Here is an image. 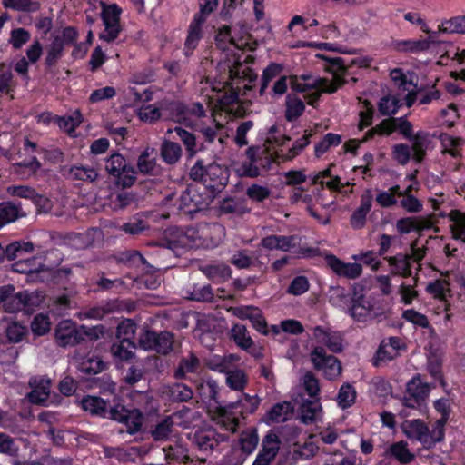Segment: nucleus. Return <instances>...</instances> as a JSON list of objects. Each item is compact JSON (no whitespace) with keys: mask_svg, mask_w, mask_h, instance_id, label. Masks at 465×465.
Returning a JSON list of instances; mask_svg holds the SVG:
<instances>
[{"mask_svg":"<svg viewBox=\"0 0 465 465\" xmlns=\"http://www.w3.org/2000/svg\"><path fill=\"white\" fill-rule=\"evenodd\" d=\"M327 61L326 69L333 74L331 81L323 78H311L304 82L308 85V92L312 91V99L308 104L313 105L321 96L322 93L332 94L345 84L343 75L347 71L345 61L341 57L327 58L324 55H318Z\"/></svg>","mask_w":465,"mask_h":465,"instance_id":"7ed1b4c3","label":"nucleus"},{"mask_svg":"<svg viewBox=\"0 0 465 465\" xmlns=\"http://www.w3.org/2000/svg\"><path fill=\"white\" fill-rule=\"evenodd\" d=\"M430 391V384L422 381L420 376H415L406 385V394L402 403L406 408H418L429 396Z\"/></svg>","mask_w":465,"mask_h":465,"instance_id":"f8f14e48","label":"nucleus"},{"mask_svg":"<svg viewBox=\"0 0 465 465\" xmlns=\"http://www.w3.org/2000/svg\"><path fill=\"white\" fill-rule=\"evenodd\" d=\"M20 204L13 202H3L0 203V228L15 222L17 218L25 216Z\"/></svg>","mask_w":465,"mask_h":465,"instance_id":"2f4dec72","label":"nucleus"},{"mask_svg":"<svg viewBox=\"0 0 465 465\" xmlns=\"http://www.w3.org/2000/svg\"><path fill=\"white\" fill-rule=\"evenodd\" d=\"M32 391L27 394L28 401L34 404L47 405L51 390V380L45 377H33L29 380Z\"/></svg>","mask_w":465,"mask_h":465,"instance_id":"f3484780","label":"nucleus"},{"mask_svg":"<svg viewBox=\"0 0 465 465\" xmlns=\"http://www.w3.org/2000/svg\"><path fill=\"white\" fill-rule=\"evenodd\" d=\"M252 60L249 55H243L242 53L238 54L233 62H229L226 76L223 77L217 85H213V90L219 92L228 89L229 103H235L241 95L247 94V92L252 89V83L257 79V74L249 66Z\"/></svg>","mask_w":465,"mask_h":465,"instance_id":"f257e3e1","label":"nucleus"},{"mask_svg":"<svg viewBox=\"0 0 465 465\" xmlns=\"http://www.w3.org/2000/svg\"><path fill=\"white\" fill-rule=\"evenodd\" d=\"M402 105V99L396 95H388L381 99L379 111L382 115L395 114L399 107Z\"/></svg>","mask_w":465,"mask_h":465,"instance_id":"864d4df0","label":"nucleus"},{"mask_svg":"<svg viewBox=\"0 0 465 465\" xmlns=\"http://www.w3.org/2000/svg\"><path fill=\"white\" fill-rule=\"evenodd\" d=\"M351 299L343 287H331L329 291V302L335 307L345 308L351 302Z\"/></svg>","mask_w":465,"mask_h":465,"instance_id":"603ef678","label":"nucleus"},{"mask_svg":"<svg viewBox=\"0 0 465 465\" xmlns=\"http://www.w3.org/2000/svg\"><path fill=\"white\" fill-rule=\"evenodd\" d=\"M199 367L200 361L198 357L193 353H190L189 355L181 358L174 371V378L185 379L187 374L196 372Z\"/></svg>","mask_w":465,"mask_h":465,"instance_id":"7c9ffc66","label":"nucleus"},{"mask_svg":"<svg viewBox=\"0 0 465 465\" xmlns=\"http://www.w3.org/2000/svg\"><path fill=\"white\" fill-rule=\"evenodd\" d=\"M237 360L238 357L233 354L224 356L214 355L207 361L206 365L209 369L214 371L227 374L231 370H232V365Z\"/></svg>","mask_w":465,"mask_h":465,"instance_id":"58836bf2","label":"nucleus"},{"mask_svg":"<svg viewBox=\"0 0 465 465\" xmlns=\"http://www.w3.org/2000/svg\"><path fill=\"white\" fill-rule=\"evenodd\" d=\"M20 451L19 444L14 437L5 432H0V454L12 458V465H24L18 460Z\"/></svg>","mask_w":465,"mask_h":465,"instance_id":"bb28decb","label":"nucleus"},{"mask_svg":"<svg viewBox=\"0 0 465 465\" xmlns=\"http://www.w3.org/2000/svg\"><path fill=\"white\" fill-rule=\"evenodd\" d=\"M330 268L339 276L348 279H356L362 273V266L360 263L344 262L334 255L327 257Z\"/></svg>","mask_w":465,"mask_h":465,"instance_id":"412c9836","label":"nucleus"},{"mask_svg":"<svg viewBox=\"0 0 465 465\" xmlns=\"http://www.w3.org/2000/svg\"><path fill=\"white\" fill-rule=\"evenodd\" d=\"M83 121L81 113L76 110L71 115L60 116L56 118V123L61 129L71 134Z\"/></svg>","mask_w":465,"mask_h":465,"instance_id":"052dcab7","label":"nucleus"},{"mask_svg":"<svg viewBox=\"0 0 465 465\" xmlns=\"http://www.w3.org/2000/svg\"><path fill=\"white\" fill-rule=\"evenodd\" d=\"M200 133L203 134L205 143L213 144V150L214 152L220 153L223 151L227 135L224 134L222 124H215L211 126H203Z\"/></svg>","mask_w":465,"mask_h":465,"instance_id":"393cba45","label":"nucleus"},{"mask_svg":"<svg viewBox=\"0 0 465 465\" xmlns=\"http://www.w3.org/2000/svg\"><path fill=\"white\" fill-rule=\"evenodd\" d=\"M355 398L356 391L354 388L350 384H343L337 395V403L342 409H346L354 403Z\"/></svg>","mask_w":465,"mask_h":465,"instance_id":"774afa93","label":"nucleus"},{"mask_svg":"<svg viewBox=\"0 0 465 465\" xmlns=\"http://www.w3.org/2000/svg\"><path fill=\"white\" fill-rule=\"evenodd\" d=\"M464 16L459 15L450 19H446L439 25V31L448 34H465Z\"/></svg>","mask_w":465,"mask_h":465,"instance_id":"5fc2aeb1","label":"nucleus"},{"mask_svg":"<svg viewBox=\"0 0 465 465\" xmlns=\"http://www.w3.org/2000/svg\"><path fill=\"white\" fill-rule=\"evenodd\" d=\"M198 232L202 235L203 247L217 246L225 236L224 227L217 223H201Z\"/></svg>","mask_w":465,"mask_h":465,"instance_id":"aec40b11","label":"nucleus"},{"mask_svg":"<svg viewBox=\"0 0 465 465\" xmlns=\"http://www.w3.org/2000/svg\"><path fill=\"white\" fill-rule=\"evenodd\" d=\"M190 177L193 181L202 182L206 187L219 189L226 184L227 170L216 163L204 164L203 160H197L190 170Z\"/></svg>","mask_w":465,"mask_h":465,"instance_id":"423d86ee","label":"nucleus"},{"mask_svg":"<svg viewBox=\"0 0 465 465\" xmlns=\"http://www.w3.org/2000/svg\"><path fill=\"white\" fill-rule=\"evenodd\" d=\"M173 132H174L177 134V136L184 144L189 157H193L198 151L195 136L192 133L178 126L175 127L173 130L169 129L167 131L168 134H172Z\"/></svg>","mask_w":465,"mask_h":465,"instance_id":"de8ad7c7","label":"nucleus"},{"mask_svg":"<svg viewBox=\"0 0 465 465\" xmlns=\"http://www.w3.org/2000/svg\"><path fill=\"white\" fill-rule=\"evenodd\" d=\"M125 159L119 153H114L109 158H107L105 163V170L107 173L115 177L121 176L123 171H124V167L126 165Z\"/></svg>","mask_w":465,"mask_h":465,"instance_id":"680f3d73","label":"nucleus"},{"mask_svg":"<svg viewBox=\"0 0 465 465\" xmlns=\"http://www.w3.org/2000/svg\"><path fill=\"white\" fill-rule=\"evenodd\" d=\"M396 130L408 139L414 135L411 122L407 121L404 117H391L370 129L367 138H373L375 135H390Z\"/></svg>","mask_w":465,"mask_h":465,"instance_id":"9d476101","label":"nucleus"},{"mask_svg":"<svg viewBox=\"0 0 465 465\" xmlns=\"http://www.w3.org/2000/svg\"><path fill=\"white\" fill-rule=\"evenodd\" d=\"M285 106V118L289 122L299 118L305 109L303 101L295 94H288L286 96Z\"/></svg>","mask_w":465,"mask_h":465,"instance_id":"a19ab883","label":"nucleus"},{"mask_svg":"<svg viewBox=\"0 0 465 465\" xmlns=\"http://www.w3.org/2000/svg\"><path fill=\"white\" fill-rule=\"evenodd\" d=\"M351 305L347 308V313L358 322H366L372 316L373 303L362 294L354 292L351 299Z\"/></svg>","mask_w":465,"mask_h":465,"instance_id":"dca6fc26","label":"nucleus"},{"mask_svg":"<svg viewBox=\"0 0 465 465\" xmlns=\"http://www.w3.org/2000/svg\"><path fill=\"white\" fill-rule=\"evenodd\" d=\"M431 41L430 39L415 40H400L395 42V49L400 52L419 53L426 51L430 48Z\"/></svg>","mask_w":465,"mask_h":465,"instance_id":"37998d69","label":"nucleus"},{"mask_svg":"<svg viewBox=\"0 0 465 465\" xmlns=\"http://www.w3.org/2000/svg\"><path fill=\"white\" fill-rule=\"evenodd\" d=\"M440 142L443 147V153H448L455 158L461 155L460 150L465 143V141L462 138L454 137L445 134L440 135Z\"/></svg>","mask_w":465,"mask_h":465,"instance_id":"c03bdc74","label":"nucleus"},{"mask_svg":"<svg viewBox=\"0 0 465 465\" xmlns=\"http://www.w3.org/2000/svg\"><path fill=\"white\" fill-rule=\"evenodd\" d=\"M170 396L173 401L184 402L193 398V391L183 383H175L170 389Z\"/></svg>","mask_w":465,"mask_h":465,"instance_id":"69168bd1","label":"nucleus"},{"mask_svg":"<svg viewBox=\"0 0 465 465\" xmlns=\"http://www.w3.org/2000/svg\"><path fill=\"white\" fill-rule=\"evenodd\" d=\"M188 409H183L172 415L159 419L150 429V434L155 441H165L174 431L175 420L183 417Z\"/></svg>","mask_w":465,"mask_h":465,"instance_id":"ddd939ff","label":"nucleus"},{"mask_svg":"<svg viewBox=\"0 0 465 465\" xmlns=\"http://www.w3.org/2000/svg\"><path fill=\"white\" fill-rule=\"evenodd\" d=\"M14 272L27 274L32 281L35 280L37 274L44 270L45 265H36V258L20 259L13 265Z\"/></svg>","mask_w":465,"mask_h":465,"instance_id":"f704fd0d","label":"nucleus"},{"mask_svg":"<svg viewBox=\"0 0 465 465\" xmlns=\"http://www.w3.org/2000/svg\"><path fill=\"white\" fill-rule=\"evenodd\" d=\"M161 157L167 164L173 165L182 157V147L177 143L163 140L160 148Z\"/></svg>","mask_w":465,"mask_h":465,"instance_id":"72a5a7b5","label":"nucleus"},{"mask_svg":"<svg viewBox=\"0 0 465 465\" xmlns=\"http://www.w3.org/2000/svg\"><path fill=\"white\" fill-rule=\"evenodd\" d=\"M312 335L318 346L324 345L333 353L341 352L343 349V339L339 331L316 326L312 329Z\"/></svg>","mask_w":465,"mask_h":465,"instance_id":"4468645a","label":"nucleus"},{"mask_svg":"<svg viewBox=\"0 0 465 465\" xmlns=\"http://www.w3.org/2000/svg\"><path fill=\"white\" fill-rule=\"evenodd\" d=\"M226 384L233 391H242L247 384L246 375L241 370H231L226 374Z\"/></svg>","mask_w":465,"mask_h":465,"instance_id":"13d9d810","label":"nucleus"},{"mask_svg":"<svg viewBox=\"0 0 465 465\" xmlns=\"http://www.w3.org/2000/svg\"><path fill=\"white\" fill-rule=\"evenodd\" d=\"M202 205V197L193 187L186 188L178 198V208L186 214L197 213Z\"/></svg>","mask_w":465,"mask_h":465,"instance_id":"4be33fe9","label":"nucleus"},{"mask_svg":"<svg viewBox=\"0 0 465 465\" xmlns=\"http://www.w3.org/2000/svg\"><path fill=\"white\" fill-rule=\"evenodd\" d=\"M173 335L168 331H163L157 334L153 350L158 353L165 355L173 350Z\"/></svg>","mask_w":465,"mask_h":465,"instance_id":"338daca9","label":"nucleus"},{"mask_svg":"<svg viewBox=\"0 0 465 465\" xmlns=\"http://www.w3.org/2000/svg\"><path fill=\"white\" fill-rule=\"evenodd\" d=\"M166 109H175L177 111H181L182 105L176 102H161L158 106L154 104H149L143 106L138 111V117L140 120L146 123H153L158 120L162 115V111Z\"/></svg>","mask_w":465,"mask_h":465,"instance_id":"b1692460","label":"nucleus"},{"mask_svg":"<svg viewBox=\"0 0 465 465\" xmlns=\"http://www.w3.org/2000/svg\"><path fill=\"white\" fill-rule=\"evenodd\" d=\"M204 275L213 281L229 279L232 274L231 268L226 264H209L201 267Z\"/></svg>","mask_w":465,"mask_h":465,"instance_id":"49530a36","label":"nucleus"},{"mask_svg":"<svg viewBox=\"0 0 465 465\" xmlns=\"http://www.w3.org/2000/svg\"><path fill=\"white\" fill-rule=\"evenodd\" d=\"M78 369L82 373L94 375L104 369V363L99 357H90L83 359L79 362Z\"/></svg>","mask_w":465,"mask_h":465,"instance_id":"6e6d98bb","label":"nucleus"},{"mask_svg":"<svg viewBox=\"0 0 465 465\" xmlns=\"http://www.w3.org/2000/svg\"><path fill=\"white\" fill-rule=\"evenodd\" d=\"M94 330L86 326L76 327L70 321L61 322L55 329V339L62 347L74 346L84 341L85 337H92Z\"/></svg>","mask_w":465,"mask_h":465,"instance_id":"6e6552de","label":"nucleus"},{"mask_svg":"<svg viewBox=\"0 0 465 465\" xmlns=\"http://www.w3.org/2000/svg\"><path fill=\"white\" fill-rule=\"evenodd\" d=\"M199 223L190 226L185 230L180 228H169L164 231L163 236L158 242H152L172 251L175 255H180L182 251L192 247H203L202 235L198 232Z\"/></svg>","mask_w":465,"mask_h":465,"instance_id":"20e7f679","label":"nucleus"},{"mask_svg":"<svg viewBox=\"0 0 465 465\" xmlns=\"http://www.w3.org/2000/svg\"><path fill=\"white\" fill-rule=\"evenodd\" d=\"M401 193L399 185H393L387 191H379L376 195L377 203L383 208H390L397 204L398 201L396 196Z\"/></svg>","mask_w":465,"mask_h":465,"instance_id":"09e8293b","label":"nucleus"},{"mask_svg":"<svg viewBox=\"0 0 465 465\" xmlns=\"http://www.w3.org/2000/svg\"><path fill=\"white\" fill-rule=\"evenodd\" d=\"M300 419L306 425L315 422L322 413V405L318 399H305L300 404Z\"/></svg>","mask_w":465,"mask_h":465,"instance_id":"a878e982","label":"nucleus"},{"mask_svg":"<svg viewBox=\"0 0 465 465\" xmlns=\"http://www.w3.org/2000/svg\"><path fill=\"white\" fill-rule=\"evenodd\" d=\"M134 304L130 301H121L118 299L110 300L104 303L92 307L86 310L84 314L86 318L101 320L104 315L111 312H121L126 310L127 312L133 311Z\"/></svg>","mask_w":465,"mask_h":465,"instance_id":"2eb2a0df","label":"nucleus"},{"mask_svg":"<svg viewBox=\"0 0 465 465\" xmlns=\"http://www.w3.org/2000/svg\"><path fill=\"white\" fill-rule=\"evenodd\" d=\"M225 440L226 437L219 434L215 430H204L194 434L193 442L199 450L204 453H211Z\"/></svg>","mask_w":465,"mask_h":465,"instance_id":"6ab92c4d","label":"nucleus"},{"mask_svg":"<svg viewBox=\"0 0 465 465\" xmlns=\"http://www.w3.org/2000/svg\"><path fill=\"white\" fill-rule=\"evenodd\" d=\"M232 336L235 343L242 348L249 349L252 346L253 341L247 333V329L242 324H234L232 328Z\"/></svg>","mask_w":465,"mask_h":465,"instance_id":"4d7b16f0","label":"nucleus"},{"mask_svg":"<svg viewBox=\"0 0 465 465\" xmlns=\"http://www.w3.org/2000/svg\"><path fill=\"white\" fill-rule=\"evenodd\" d=\"M387 261L390 266L392 267L391 272L393 274L401 275L403 277L411 276V255L399 253L395 256L387 258Z\"/></svg>","mask_w":465,"mask_h":465,"instance_id":"473e14b6","label":"nucleus"},{"mask_svg":"<svg viewBox=\"0 0 465 465\" xmlns=\"http://www.w3.org/2000/svg\"><path fill=\"white\" fill-rule=\"evenodd\" d=\"M81 405L91 415L107 418L124 424L126 432L131 435L135 434L142 428L143 415L138 409L128 410L121 404L108 407L105 401L96 396L84 397Z\"/></svg>","mask_w":465,"mask_h":465,"instance_id":"f03ea898","label":"nucleus"},{"mask_svg":"<svg viewBox=\"0 0 465 465\" xmlns=\"http://www.w3.org/2000/svg\"><path fill=\"white\" fill-rule=\"evenodd\" d=\"M34 251V245L31 242H14L4 249V259L9 261L21 259L25 253Z\"/></svg>","mask_w":465,"mask_h":465,"instance_id":"c9c22d12","label":"nucleus"},{"mask_svg":"<svg viewBox=\"0 0 465 465\" xmlns=\"http://www.w3.org/2000/svg\"><path fill=\"white\" fill-rule=\"evenodd\" d=\"M311 360L316 370L322 371L328 380H335L341 373V364L339 360L327 354L322 346H316L311 352Z\"/></svg>","mask_w":465,"mask_h":465,"instance_id":"1a4fd4ad","label":"nucleus"},{"mask_svg":"<svg viewBox=\"0 0 465 465\" xmlns=\"http://www.w3.org/2000/svg\"><path fill=\"white\" fill-rule=\"evenodd\" d=\"M293 409L289 401L278 402L267 411L264 420L269 424L286 421L292 414Z\"/></svg>","mask_w":465,"mask_h":465,"instance_id":"cd10ccee","label":"nucleus"},{"mask_svg":"<svg viewBox=\"0 0 465 465\" xmlns=\"http://www.w3.org/2000/svg\"><path fill=\"white\" fill-rule=\"evenodd\" d=\"M259 442V437L256 430L249 429L242 431L240 436L241 450L245 455L253 452Z\"/></svg>","mask_w":465,"mask_h":465,"instance_id":"8fccbe9b","label":"nucleus"},{"mask_svg":"<svg viewBox=\"0 0 465 465\" xmlns=\"http://www.w3.org/2000/svg\"><path fill=\"white\" fill-rule=\"evenodd\" d=\"M137 167L142 173L153 174L156 169V158L148 149L143 151L138 158Z\"/></svg>","mask_w":465,"mask_h":465,"instance_id":"bf43d9fd","label":"nucleus"},{"mask_svg":"<svg viewBox=\"0 0 465 465\" xmlns=\"http://www.w3.org/2000/svg\"><path fill=\"white\" fill-rule=\"evenodd\" d=\"M260 404V400L257 396H252L244 393L235 402H231L225 406H220L218 412L221 418L222 426L229 431L235 432L239 426V420L237 417L232 416L233 410L238 407L241 408V414L253 413Z\"/></svg>","mask_w":465,"mask_h":465,"instance_id":"39448f33","label":"nucleus"},{"mask_svg":"<svg viewBox=\"0 0 465 465\" xmlns=\"http://www.w3.org/2000/svg\"><path fill=\"white\" fill-rule=\"evenodd\" d=\"M64 47V40L60 36L54 37L47 49L45 57V64L47 66H53L63 56Z\"/></svg>","mask_w":465,"mask_h":465,"instance_id":"3c124183","label":"nucleus"},{"mask_svg":"<svg viewBox=\"0 0 465 465\" xmlns=\"http://www.w3.org/2000/svg\"><path fill=\"white\" fill-rule=\"evenodd\" d=\"M299 237L296 235L272 234L262 239L261 246L270 251L290 252L299 246Z\"/></svg>","mask_w":465,"mask_h":465,"instance_id":"a211bd4d","label":"nucleus"},{"mask_svg":"<svg viewBox=\"0 0 465 465\" xmlns=\"http://www.w3.org/2000/svg\"><path fill=\"white\" fill-rule=\"evenodd\" d=\"M401 428L408 439L417 440L426 448H430L444 439V431L438 429L435 424L430 431L427 424L420 419L404 420Z\"/></svg>","mask_w":465,"mask_h":465,"instance_id":"0eeeda50","label":"nucleus"},{"mask_svg":"<svg viewBox=\"0 0 465 465\" xmlns=\"http://www.w3.org/2000/svg\"><path fill=\"white\" fill-rule=\"evenodd\" d=\"M2 5L5 8L25 13H35L41 7V4L35 0H2Z\"/></svg>","mask_w":465,"mask_h":465,"instance_id":"a18cd8bd","label":"nucleus"},{"mask_svg":"<svg viewBox=\"0 0 465 465\" xmlns=\"http://www.w3.org/2000/svg\"><path fill=\"white\" fill-rule=\"evenodd\" d=\"M450 221V228L452 237L457 240L465 242V213L458 210H452L448 214Z\"/></svg>","mask_w":465,"mask_h":465,"instance_id":"4c0bfd02","label":"nucleus"},{"mask_svg":"<svg viewBox=\"0 0 465 465\" xmlns=\"http://www.w3.org/2000/svg\"><path fill=\"white\" fill-rule=\"evenodd\" d=\"M69 177L72 180L85 183H93L98 178V172L88 165H74L69 170Z\"/></svg>","mask_w":465,"mask_h":465,"instance_id":"ea45409f","label":"nucleus"},{"mask_svg":"<svg viewBox=\"0 0 465 465\" xmlns=\"http://www.w3.org/2000/svg\"><path fill=\"white\" fill-rule=\"evenodd\" d=\"M388 348V345L382 341L372 359V364L375 367L382 366L398 356L396 351Z\"/></svg>","mask_w":465,"mask_h":465,"instance_id":"0e129e2a","label":"nucleus"},{"mask_svg":"<svg viewBox=\"0 0 465 465\" xmlns=\"http://www.w3.org/2000/svg\"><path fill=\"white\" fill-rule=\"evenodd\" d=\"M135 344L134 341H119L111 347V353L114 360L127 361L134 356Z\"/></svg>","mask_w":465,"mask_h":465,"instance_id":"79ce46f5","label":"nucleus"},{"mask_svg":"<svg viewBox=\"0 0 465 465\" xmlns=\"http://www.w3.org/2000/svg\"><path fill=\"white\" fill-rule=\"evenodd\" d=\"M103 6L101 15L104 29L100 33L99 38L109 43L114 41L122 30L120 25L121 9L116 5H103Z\"/></svg>","mask_w":465,"mask_h":465,"instance_id":"9b49d317","label":"nucleus"},{"mask_svg":"<svg viewBox=\"0 0 465 465\" xmlns=\"http://www.w3.org/2000/svg\"><path fill=\"white\" fill-rule=\"evenodd\" d=\"M385 457H392L401 464L411 463L415 455L410 451L408 443L401 440L390 445L384 453Z\"/></svg>","mask_w":465,"mask_h":465,"instance_id":"c756f323","label":"nucleus"},{"mask_svg":"<svg viewBox=\"0 0 465 465\" xmlns=\"http://www.w3.org/2000/svg\"><path fill=\"white\" fill-rule=\"evenodd\" d=\"M372 206V196L368 193L361 195L360 205L353 211L350 217V225L353 230L362 229L367 222V215Z\"/></svg>","mask_w":465,"mask_h":465,"instance_id":"5701e85b","label":"nucleus"},{"mask_svg":"<svg viewBox=\"0 0 465 465\" xmlns=\"http://www.w3.org/2000/svg\"><path fill=\"white\" fill-rule=\"evenodd\" d=\"M21 292L25 310L27 312L34 311L36 307H39L45 300V294L42 291H23Z\"/></svg>","mask_w":465,"mask_h":465,"instance_id":"e2e57ef3","label":"nucleus"},{"mask_svg":"<svg viewBox=\"0 0 465 465\" xmlns=\"http://www.w3.org/2000/svg\"><path fill=\"white\" fill-rule=\"evenodd\" d=\"M428 137V134L424 132H418L411 138H410L411 141V149L412 152V158L416 163H420L426 154L429 143Z\"/></svg>","mask_w":465,"mask_h":465,"instance_id":"e433bc0d","label":"nucleus"},{"mask_svg":"<svg viewBox=\"0 0 465 465\" xmlns=\"http://www.w3.org/2000/svg\"><path fill=\"white\" fill-rule=\"evenodd\" d=\"M426 291L435 299H438L443 303V310L445 312L450 310V303L448 297L450 296V284L445 280H436L430 282L426 287Z\"/></svg>","mask_w":465,"mask_h":465,"instance_id":"c85d7f7f","label":"nucleus"}]
</instances>
